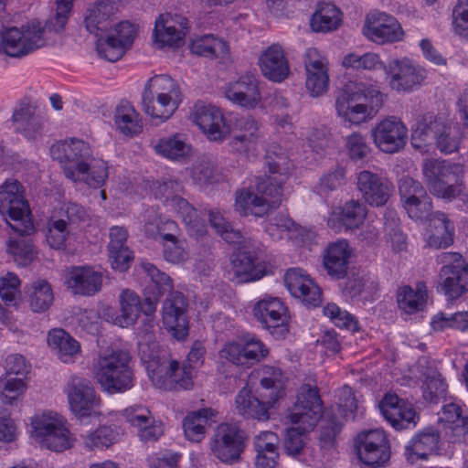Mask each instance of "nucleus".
<instances>
[{
    "label": "nucleus",
    "mask_w": 468,
    "mask_h": 468,
    "mask_svg": "<svg viewBox=\"0 0 468 468\" xmlns=\"http://www.w3.org/2000/svg\"><path fill=\"white\" fill-rule=\"evenodd\" d=\"M345 291L352 298L361 296L367 300L377 292L378 283L375 280L365 275L353 276L347 279Z\"/></svg>",
    "instance_id": "obj_51"
},
{
    "label": "nucleus",
    "mask_w": 468,
    "mask_h": 468,
    "mask_svg": "<svg viewBox=\"0 0 468 468\" xmlns=\"http://www.w3.org/2000/svg\"><path fill=\"white\" fill-rule=\"evenodd\" d=\"M323 414L322 400L316 387L303 385L297 396L296 402L289 414L292 424L298 425L303 431H312Z\"/></svg>",
    "instance_id": "obj_15"
},
{
    "label": "nucleus",
    "mask_w": 468,
    "mask_h": 468,
    "mask_svg": "<svg viewBox=\"0 0 468 468\" xmlns=\"http://www.w3.org/2000/svg\"><path fill=\"white\" fill-rule=\"evenodd\" d=\"M399 192L404 207L407 204L423 196L426 189L419 181L412 177L403 176L399 181Z\"/></svg>",
    "instance_id": "obj_63"
},
{
    "label": "nucleus",
    "mask_w": 468,
    "mask_h": 468,
    "mask_svg": "<svg viewBox=\"0 0 468 468\" xmlns=\"http://www.w3.org/2000/svg\"><path fill=\"white\" fill-rule=\"evenodd\" d=\"M138 355L145 365L151 381L155 375L168 368L170 356L166 351L159 349L155 340H138Z\"/></svg>",
    "instance_id": "obj_36"
},
{
    "label": "nucleus",
    "mask_w": 468,
    "mask_h": 468,
    "mask_svg": "<svg viewBox=\"0 0 468 468\" xmlns=\"http://www.w3.org/2000/svg\"><path fill=\"white\" fill-rule=\"evenodd\" d=\"M45 27L33 20L18 27L7 28L2 35L0 51L13 58L24 57L46 45Z\"/></svg>",
    "instance_id": "obj_9"
},
{
    "label": "nucleus",
    "mask_w": 468,
    "mask_h": 468,
    "mask_svg": "<svg viewBox=\"0 0 468 468\" xmlns=\"http://www.w3.org/2000/svg\"><path fill=\"white\" fill-rule=\"evenodd\" d=\"M114 122L122 133L130 136L140 133L143 128L139 114L129 103L117 107Z\"/></svg>",
    "instance_id": "obj_49"
},
{
    "label": "nucleus",
    "mask_w": 468,
    "mask_h": 468,
    "mask_svg": "<svg viewBox=\"0 0 468 468\" xmlns=\"http://www.w3.org/2000/svg\"><path fill=\"white\" fill-rule=\"evenodd\" d=\"M120 313L114 323L121 327H128L137 321L142 309L140 297L132 290H123L120 296Z\"/></svg>",
    "instance_id": "obj_41"
},
{
    "label": "nucleus",
    "mask_w": 468,
    "mask_h": 468,
    "mask_svg": "<svg viewBox=\"0 0 468 468\" xmlns=\"http://www.w3.org/2000/svg\"><path fill=\"white\" fill-rule=\"evenodd\" d=\"M422 174L430 192L441 198L452 200L463 192V169L446 160L427 158Z\"/></svg>",
    "instance_id": "obj_8"
},
{
    "label": "nucleus",
    "mask_w": 468,
    "mask_h": 468,
    "mask_svg": "<svg viewBox=\"0 0 468 468\" xmlns=\"http://www.w3.org/2000/svg\"><path fill=\"white\" fill-rule=\"evenodd\" d=\"M187 300L182 292H172L163 303L162 319L164 325L178 340L188 334Z\"/></svg>",
    "instance_id": "obj_18"
},
{
    "label": "nucleus",
    "mask_w": 468,
    "mask_h": 468,
    "mask_svg": "<svg viewBox=\"0 0 468 468\" xmlns=\"http://www.w3.org/2000/svg\"><path fill=\"white\" fill-rule=\"evenodd\" d=\"M122 415L138 429L140 439L145 442L156 441L164 433L163 425L155 421L148 409L133 406L122 410Z\"/></svg>",
    "instance_id": "obj_27"
},
{
    "label": "nucleus",
    "mask_w": 468,
    "mask_h": 468,
    "mask_svg": "<svg viewBox=\"0 0 468 468\" xmlns=\"http://www.w3.org/2000/svg\"><path fill=\"white\" fill-rule=\"evenodd\" d=\"M431 326L437 331L445 328L465 331L468 329V313L458 312L450 316H446L444 314H439L432 318Z\"/></svg>",
    "instance_id": "obj_59"
},
{
    "label": "nucleus",
    "mask_w": 468,
    "mask_h": 468,
    "mask_svg": "<svg viewBox=\"0 0 468 468\" xmlns=\"http://www.w3.org/2000/svg\"><path fill=\"white\" fill-rule=\"evenodd\" d=\"M426 219L430 221L431 229L428 240L431 247L446 248L453 243L454 226L444 213L440 211L431 213Z\"/></svg>",
    "instance_id": "obj_40"
},
{
    "label": "nucleus",
    "mask_w": 468,
    "mask_h": 468,
    "mask_svg": "<svg viewBox=\"0 0 468 468\" xmlns=\"http://www.w3.org/2000/svg\"><path fill=\"white\" fill-rule=\"evenodd\" d=\"M357 187L365 201L375 207L384 206L393 191L387 178L367 170L358 174Z\"/></svg>",
    "instance_id": "obj_26"
},
{
    "label": "nucleus",
    "mask_w": 468,
    "mask_h": 468,
    "mask_svg": "<svg viewBox=\"0 0 468 468\" xmlns=\"http://www.w3.org/2000/svg\"><path fill=\"white\" fill-rule=\"evenodd\" d=\"M388 83L397 91H410L424 79V71L408 58L393 59L386 67Z\"/></svg>",
    "instance_id": "obj_25"
},
{
    "label": "nucleus",
    "mask_w": 468,
    "mask_h": 468,
    "mask_svg": "<svg viewBox=\"0 0 468 468\" xmlns=\"http://www.w3.org/2000/svg\"><path fill=\"white\" fill-rule=\"evenodd\" d=\"M115 12L112 0H99L87 7L83 24L86 30L100 37L112 27V17Z\"/></svg>",
    "instance_id": "obj_30"
},
{
    "label": "nucleus",
    "mask_w": 468,
    "mask_h": 468,
    "mask_svg": "<svg viewBox=\"0 0 468 468\" xmlns=\"http://www.w3.org/2000/svg\"><path fill=\"white\" fill-rule=\"evenodd\" d=\"M253 316L276 338H283L289 332L288 308L283 302L271 295H265L253 306Z\"/></svg>",
    "instance_id": "obj_13"
},
{
    "label": "nucleus",
    "mask_w": 468,
    "mask_h": 468,
    "mask_svg": "<svg viewBox=\"0 0 468 468\" xmlns=\"http://www.w3.org/2000/svg\"><path fill=\"white\" fill-rule=\"evenodd\" d=\"M0 214L16 233H34L29 204L25 197V188L19 181L8 179L0 186Z\"/></svg>",
    "instance_id": "obj_7"
},
{
    "label": "nucleus",
    "mask_w": 468,
    "mask_h": 468,
    "mask_svg": "<svg viewBox=\"0 0 468 468\" xmlns=\"http://www.w3.org/2000/svg\"><path fill=\"white\" fill-rule=\"evenodd\" d=\"M438 261L443 264L439 284L448 299H457L468 292V263L456 252H442Z\"/></svg>",
    "instance_id": "obj_10"
},
{
    "label": "nucleus",
    "mask_w": 468,
    "mask_h": 468,
    "mask_svg": "<svg viewBox=\"0 0 468 468\" xmlns=\"http://www.w3.org/2000/svg\"><path fill=\"white\" fill-rule=\"evenodd\" d=\"M182 102V92L178 83L168 75L151 78L142 94L143 111L156 124L169 120Z\"/></svg>",
    "instance_id": "obj_6"
},
{
    "label": "nucleus",
    "mask_w": 468,
    "mask_h": 468,
    "mask_svg": "<svg viewBox=\"0 0 468 468\" xmlns=\"http://www.w3.org/2000/svg\"><path fill=\"white\" fill-rule=\"evenodd\" d=\"M306 71V89L313 97H318L326 92L329 83L327 69Z\"/></svg>",
    "instance_id": "obj_61"
},
{
    "label": "nucleus",
    "mask_w": 468,
    "mask_h": 468,
    "mask_svg": "<svg viewBox=\"0 0 468 468\" xmlns=\"http://www.w3.org/2000/svg\"><path fill=\"white\" fill-rule=\"evenodd\" d=\"M363 31L367 37L378 44L399 41L403 36L400 24L394 16L377 11L367 16Z\"/></svg>",
    "instance_id": "obj_19"
},
{
    "label": "nucleus",
    "mask_w": 468,
    "mask_h": 468,
    "mask_svg": "<svg viewBox=\"0 0 468 468\" xmlns=\"http://www.w3.org/2000/svg\"><path fill=\"white\" fill-rule=\"evenodd\" d=\"M444 124L440 118L431 113L424 114L417 121L415 128L412 129V144L420 147L416 144L417 141L429 143L431 140H436Z\"/></svg>",
    "instance_id": "obj_45"
},
{
    "label": "nucleus",
    "mask_w": 468,
    "mask_h": 468,
    "mask_svg": "<svg viewBox=\"0 0 468 468\" xmlns=\"http://www.w3.org/2000/svg\"><path fill=\"white\" fill-rule=\"evenodd\" d=\"M259 65L262 75L274 82L284 80L290 74L289 62L282 48L278 44L270 46L262 52Z\"/></svg>",
    "instance_id": "obj_31"
},
{
    "label": "nucleus",
    "mask_w": 468,
    "mask_h": 468,
    "mask_svg": "<svg viewBox=\"0 0 468 468\" xmlns=\"http://www.w3.org/2000/svg\"><path fill=\"white\" fill-rule=\"evenodd\" d=\"M340 10L331 3L320 4L311 18V27L315 32H328L338 27Z\"/></svg>",
    "instance_id": "obj_44"
},
{
    "label": "nucleus",
    "mask_w": 468,
    "mask_h": 468,
    "mask_svg": "<svg viewBox=\"0 0 468 468\" xmlns=\"http://www.w3.org/2000/svg\"><path fill=\"white\" fill-rule=\"evenodd\" d=\"M225 96L233 103L247 109H254L261 100L256 75L247 72L225 87Z\"/></svg>",
    "instance_id": "obj_24"
},
{
    "label": "nucleus",
    "mask_w": 468,
    "mask_h": 468,
    "mask_svg": "<svg viewBox=\"0 0 468 468\" xmlns=\"http://www.w3.org/2000/svg\"><path fill=\"white\" fill-rule=\"evenodd\" d=\"M32 427L35 440L43 448L60 452L73 446L75 438L59 420L43 417L36 420Z\"/></svg>",
    "instance_id": "obj_16"
},
{
    "label": "nucleus",
    "mask_w": 468,
    "mask_h": 468,
    "mask_svg": "<svg viewBox=\"0 0 468 468\" xmlns=\"http://www.w3.org/2000/svg\"><path fill=\"white\" fill-rule=\"evenodd\" d=\"M244 449V433L235 425H218L210 440L211 452L224 463L239 462Z\"/></svg>",
    "instance_id": "obj_14"
},
{
    "label": "nucleus",
    "mask_w": 468,
    "mask_h": 468,
    "mask_svg": "<svg viewBox=\"0 0 468 468\" xmlns=\"http://www.w3.org/2000/svg\"><path fill=\"white\" fill-rule=\"evenodd\" d=\"M426 292L420 285L416 291L410 286L399 288L397 294L399 307L407 314H413L422 310L426 302Z\"/></svg>",
    "instance_id": "obj_50"
},
{
    "label": "nucleus",
    "mask_w": 468,
    "mask_h": 468,
    "mask_svg": "<svg viewBox=\"0 0 468 468\" xmlns=\"http://www.w3.org/2000/svg\"><path fill=\"white\" fill-rule=\"evenodd\" d=\"M383 94L373 84L354 81L337 95L335 110L345 122L358 125L372 119L383 105Z\"/></svg>",
    "instance_id": "obj_3"
},
{
    "label": "nucleus",
    "mask_w": 468,
    "mask_h": 468,
    "mask_svg": "<svg viewBox=\"0 0 468 468\" xmlns=\"http://www.w3.org/2000/svg\"><path fill=\"white\" fill-rule=\"evenodd\" d=\"M323 312L337 327L346 328L352 332L359 329L358 322L355 316L347 311L341 310L335 303H328L324 306Z\"/></svg>",
    "instance_id": "obj_58"
},
{
    "label": "nucleus",
    "mask_w": 468,
    "mask_h": 468,
    "mask_svg": "<svg viewBox=\"0 0 468 468\" xmlns=\"http://www.w3.org/2000/svg\"><path fill=\"white\" fill-rule=\"evenodd\" d=\"M17 239H11L8 242V252L13 255L15 261L18 265H27L34 258V248L29 235H21L17 233Z\"/></svg>",
    "instance_id": "obj_52"
},
{
    "label": "nucleus",
    "mask_w": 468,
    "mask_h": 468,
    "mask_svg": "<svg viewBox=\"0 0 468 468\" xmlns=\"http://www.w3.org/2000/svg\"><path fill=\"white\" fill-rule=\"evenodd\" d=\"M308 431L302 430L298 425L297 427L287 429L283 446L289 455H298L304 450L306 433Z\"/></svg>",
    "instance_id": "obj_64"
},
{
    "label": "nucleus",
    "mask_w": 468,
    "mask_h": 468,
    "mask_svg": "<svg viewBox=\"0 0 468 468\" xmlns=\"http://www.w3.org/2000/svg\"><path fill=\"white\" fill-rule=\"evenodd\" d=\"M66 284L74 294L93 295L102 284V274L90 267H74L66 274Z\"/></svg>",
    "instance_id": "obj_32"
},
{
    "label": "nucleus",
    "mask_w": 468,
    "mask_h": 468,
    "mask_svg": "<svg viewBox=\"0 0 468 468\" xmlns=\"http://www.w3.org/2000/svg\"><path fill=\"white\" fill-rule=\"evenodd\" d=\"M142 269L147 274V276L151 279L153 283H154L157 296H161L165 292H172L171 290L173 288L172 280L170 277L157 269L154 264L150 262H142Z\"/></svg>",
    "instance_id": "obj_62"
},
{
    "label": "nucleus",
    "mask_w": 468,
    "mask_h": 468,
    "mask_svg": "<svg viewBox=\"0 0 468 468\" xmlns=\"http://www.w3.org/2000/svg\"><path fill=\"white\" fill-rule=\"evenodd\" d=\"M12 122L16 131L27 137H35L42 133L46 121L36 106L23 101L14 111Z\"/></svg>",
    "instance_id": "obj_34"
},
{
    "label": "nucleus",
    "mask_w": 468,
    "mask_h": 468,
    "mask_svg": "<svg viewBox=\"0 0 468 468\" xmlns=\"http://www.w3.org/2000/svg\"><path fill=\"white\" fill-rule=\"evenodd\" d=\"M132 356L123 350H104L92 363V373L109 394L125 392L133 387Z\"/></svg>",
    "instance_id": "obj_5"
},
{
    "label": "nucleus",
    "mask_w": 468,
    "mask_h": 468,
    "mask_svg": "<svg viewBox=\"0 0 468 468\" xmlns=\"http://www.w3.org/2000/svg\"><path fill=\"white\" fill-rule=\"evenodd\" d=\"M440 434L432 427L424 429L416 434L405 447L406 459L413 463L419 459H427L428 455L438 449Z\"/></svg>",
    "instance_id": "obj_37"
},
{
    "label": "nucleus",
    "mask_w": 468,
    "mask_h": 468,
    "mask_svg": "<svg viewBox=\"0 0 468 468\" xmlns=\"http://www.w3.org/2000/svg\"><path fill=\"white\" fill-rule=\"evenodd\" d=\"M265 165L270 176L257 178L256 192L250 188L236 193L235 209L241 216L263 217L281 205L282 186L291 167L289 159L282 152L268 150Z\"/></svg>",
    "instance_id": "obj_1"
},
{
    "label": "nucleus",
    "mask_w": 468,
    "mask_h": 468,
    "mask_svg": "<svg viewBox=\"0 0 468 468\" xmlns=\"http://www.w3.org/2000/svg\"><path fill=\"white\" fill-rule=\"evenodd\" d=\"M447 392V385L441 378V374L432 372L427 376L424 381L423 398L430 403L437 404L444 399Z\"/></svg>",
    "instance_id": "obj_57"
},
{
    "label": "nucleus",
    "mask_w": 468,
    "mask_h": 468,
    "mask_svg": "<svg viewBox=\"0 0 468 468\" xmlns=\"http://www.w3.org/2000/svg\"><path fill=\"white\" fill-rule=\"evenodd\" d=\"M212 416L214 411L208 408L188 413L183 421L186 440L192 442L201 441L206 434V426Z\"/></svg>",
    "instance_id": "obj_43"
},
{
    "label": "nucleus",
    "mask_w": 468,
    "mask_h": 468,
    "mask_svg": "<svg viewBox=\"0 0 468 468\" xmlns=\"http://www.w3.org/2000/svg\"><path fill=\"white\" fill-rule=\"evenodd\" d=\"M48 344L63 363L74 362L80 354V343L61 328L53 329L48 333Z\"/></svg>",
    "instance_id": "obj_38"
},
{
    "label": "nucleus",
    "mask_w": 468,
    "mask_h": 468,
    "mask_svg": "<svg viewBox=\"0 0 468 468\" xmlns=\"http://www.w3.org/2000/svg\"><path fill=\"white\" fill-rule=\"evenodd\" d=\"M384 229L386 240L389 243L393 252L399 253L407 250V237L399 227V218L395 211L388 209L385 212Z\"/></svg>",
    "instance_id": "obj_48"
},
{
    "label": "nucleus",
    "mask_w": 468,
    "mask_h": 468,
    "mask_svg": "<svg viewBox=\"0 0 468 468\" xmlns=\"http://www.w3.org/2000/svg\"><path fill=\"white\" fill-rule=\"evenodd\" d=\"M372 135L375 144L382 152L393 154L405 146L408 130L399 119L390 117L377 124Z\"/></svg>",
    "instance_id": "obj_20"
},
{
    "label": "nucleus",
    "mask_w": 468,
    "mask_h": 468,
    "mask_svg": "<svg viewBox=\"0 0 468 468\" xmlns=\"http://www.w3.org/2000/svg\"><path fill=\"white\" fill-rule=\"evenodd\" d=\"M53 159L62 166L67 178L73 182L83 181L91 187H100L108 177L106 163L92 158L90 145L81 140L71 139L50 148Z\"/></svg>",
    "instance_id": "obj_2"
},
{
    "label": "nucleus",
    "mask_w": 468,
    "mask_h": 468,
    "mask_svg": "<svg viewBox=\"0 0 468 468\" xmlns=\"http://www.w3.org/2000/svg\"><path fill=\"white\" fill-rule=\"evenodd\" d=\"M352 250L346 239L331 242L323 253V264L327 274L335 279L346 275Z\"/></svg>",
    "instance_id": "obj_29"
},
{
    "label": "nucleus",
    "mask_w": 468,
    "mask_h": 468,
    "mask_svg": "<svg viewBox=\"0 0 468 468\" xmlns=\"http://www.w3.org/2000/svg\"><path fill=\"white\" fill-rule=\"evenodd\" d=\"M71 229L68 226L65 218H60L49 224L46 236L47 242L53 249H61L65 246Z\"/></svg>",
    "instance_id": "obj_60"
},
{
    "label": "nucleus",
    "mask_w": 468,
    "mask_h": 468,
    "mask_svg": "<svg viewBox=\"0 0 468 468\" xmlns=\"http://www.w3.org/2000/svg\"><path fill=\"white\" fill-rule=\"evenodd\" d=\"M464 131L461 132L458 124H444L435 140L438 149L446 154L455 152L460 144Z\"/></svg>",
    "instance_id": "obj_53"
},
{
    "label": "nucleus",
    "mask_w": 468,
    "mask_h": 468,
    "mask_svg": "<svg viewBox=\"0 0 468 468\" xmlns=\"http://www.w3.org/2000/svg\"><path fill=\"white\" fill-rule=\"evenodd\" d=\"M155 152L170 160L182 161L192 154V145L187 135L181 133L162 137L154 145Z\"/></svg>",
    "instance_id": "obj_39"
},
{
    "label": "nucleus",
    "mask_w": 468,
    "mask_h": 468,
    "mask_svg": "<svg viewBox=\"0 0 468 468\" xmlns=\"http://www.w3.org/2000/svg\"><path fill=\"white\" fill-rule=\"evenodd\" d=\"M379 408L384 418L398 431L415 427L419 420L413 406L396 394H386Z\"/></svg>",
    "instance_id": "obj_21"
},
{
    "label": "nucleus",
    "mask_w": 468,
    "mask_h": 468,
    "mask_svg": "<svg viewBox=\"0 0 468 468\" xmlns=\"http://www.w3.org/2000/svg\"><path fill=\"white\" fill-rule=\"evenodd\" d=\"M290 293L300 299L307 307H317L322 302L320 287L301 269H290L284 275Z\"/></svg>",
    "instance_id": "obj_23"
},
{
    "label": "nucleus",
    "mask_w": 468,
    "mask_h": 468,
    "mask_svg": "<svg viewBox=\"0 0 468 468\" xmlns=\"http://www.w3.org/2000/svg\"><path fill=\"white\" fill-rule=\"evenodd\" d=\"M189 118L209 141L222 142L229 133L223 113L216 106L202 102L196 103Z\"/></svg>",
    "instance_id": "obj_17"
},
{
    "label": "nucleus",
    "mask_w": 468,
    "mask_h": 468,
    "mask_svg": "<svg viewBox=\"0 0 468 468\" xmlns=\"http://www.w3.org/2000/svg\"><path fill=\"white\" fill-rule=\"evenodd\" d=\"M169 366L164 373H158L152 380L153 384L163 389H190L194 385V371L178 361L169 358Z\"/></svg>",
    "instance_id": "obj_28"
},
{
    "label": "nucleus",
    "mask_w": 468,
    "mask_h": 468,
    "mask_svg": "<svg viewBox=\"0 0 468 468\" xmlns=\"http://www.w3.org/2000/svg\"><path fill=\"white\" fill-rule=\"evenodd\" d=\"M64 392L72 413L80 420L99 415L101 399L91 382L80 376H72L68 380Z\"/></svg>",
    "instance_id": "obj_11"
},
{
    "label": "nucleus",
    "mask_w": 468,
    "mask_h": 468,
    "mask_svg": "<svg viewBox=\"0 0 468 468\" xmlns=\"http://www.w3.org/2000/svg\"><path fill=\"white\" fill-rule=\"evenodd\" d=\"M27 302L35 313L46 312L53 303L54 295L50 284L45 280H37L25 287Z\"/></svg>",
    "instance_id": "obj_42"
},
{
    "label": "nucleus",
    "mask_w": 468,
    "mask_h": 468,
    "mask_svg": "<svg viewBox=\"0 0 468 468\" xmlns=\"http://www.w3.org/2000/svg\"><path fill=\"white\" fill-rule=\"evenodd\" d=\"M188 21L181 16L163 14L155 21L154 42L160 47H180L187 31Z\"/></svg>",
    "instance_id": "obj_22"
},
{
    "label": "nucleus",
    "mask_w": 468,
    "mask_h": 468,
    "mask_svg": "<svg viewBox=\"0 0 468 468\" xmlns=\"http://www.w3.org/2000/svg\"><path fill=\"white\" fill-rule=\"evenodd\" d=\"M366 215V207L363 203L358 200H350L343 206L340 220L346 228L354 229L363 223Z\"/></svg>",
    "instance_id": "obj_56"
},
{
    "label": "nucleus",
    "mask_w": 468,
    "mask_h": 468,
    "mask_svg": "<svg viewBox=\"0 0 468 468\" xmlns=\"http://www.w3.org/2000/svg\"><path fill=\"white\" fill-rule=\"evenodd\" d=\"M103 36L96 37L98 38L96 49L99 56L111 62L117 61L124 55L127 48L115 36H107L106 37Z\"/></svg>",
    "instance_id": "obj_54"
},
{
    "label": "nucleus",
    "mask_w": 468,
    "mask_h": 468,
    "mask_svg": "<svg viewBox=\"0 0 468 468\" xmlns=\"http://www.w3.org/2000/svg\"><path fill=\"white\" fill-rule=\"evenodd\" d=\"M359 460L374 468L386 464L391 456L390 442L386 432L379 429L363 431L355 439Z\"/></svg>",
    "instance_id": "obj_12"
},
{
    "label": "nucleus",
    "mask_w": 468,
    "mask_h": 468,
    "mask_svg": "<svg viewBox=\"0 0 468 468\" xmlns=\"http://www.w3.org/2000/svg\"><path fill=\"white\" fill-rule=\"evenodd\" d=\"M248 246H244L232 259V271L239 282L257 281L265 274V268L261 261L252 254Z\"/></svg>",
    "instance_id": "obj_35"
},
{
    "label": "nucleus",
    "mask_w": 468,
    "mask_h": 468,
    "mask_svg": "<svg viewBox=\"0 0 468 468\" xmlns=\"http://www.w3.org/2000/svg\"><path fill=\"white\" fill-rule=\"evenodd\" d=\"M319 436L318 450H314V461L317 464L325 465L330 463L336 454L335 437L342 429V421L335 416L326 414Z\"/></svg>",
    "instance_id": "obj_33"
},
{
    "label": "nucleus",
    "mask_w": 468,
    "mask_h": 468,
    "mask_svg": "<svg viewBox=\"0 0 468 468\" xmlns=\"http://www.w3.org/2000/svg\"><path fill=\"white\" fill-rule=\"evenodd\" d=\"M190 50L198 56L215 58L225 57L229 48L224 40L216 38L213 35H204L192 39Z\"/></svg>",
    "instance_id": "obj_46"
},
{
    "label": "nucleus",
    "mask_w": 468,
    "mask_h": 468,
    "mask_svg": "<svg viewBox=\"0 0 468 468\" xmlns=\"http://www.w3.org/2000/svg\"><path fill=\"white\" fill-rule=\"evenodd\" d=\"M264 374L257 391L258 396L244 387L235 398V409L245 419L260 421L269 420V410L282 395L283 383L281 369L269 367Z\"/></svg>",
    "instance_id": "obj_4"
},
{
    "label": "nucleus",
    "mask_w": 468,
    "mask_h": 468,
    "mask_svg": "<svg viewBox=\"0 0 468 468\" xmlns=\"http://www.w3.org/2000/svg\"><path fill=\"white\" fill-rule=\"evenodd\" d=\"M122 432L116 426H100L94 431L83 436L84 446L90 450H102L111 447L121 439Z\"/></svg>",
    "instance_id": "obj_47"
},
{
    "label": "nucleus",
    "mask_w": 468,
    "mask_h": 468,
    "mask_svg": "<svg viewBox=\"0 0 468 468\" xmlns=\"http://www.w3.org/2000/svg\"><path fill=\"white\" fill-rule=\"evenodd\" d=\"M27 389L23 378L4 375L0 378V394L4 403L12 404Z\"/></svg>",
    "instance_id": "obj_55"
}]
</instances>
